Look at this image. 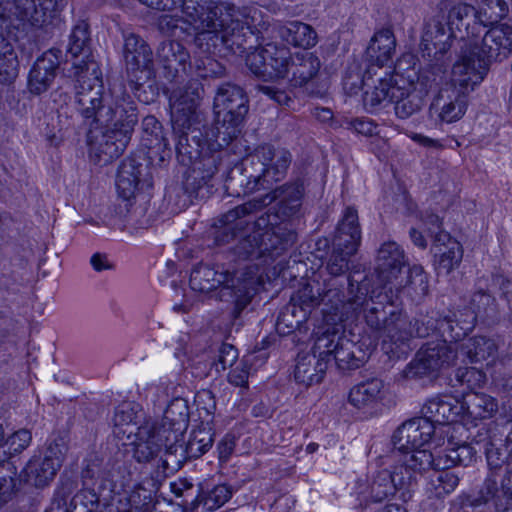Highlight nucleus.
Returning <instances> with one entry per match:
<instances>
[{"label":"nucleus","mask_w":512,"mask_h":512,"mask_svg":"<svg viewBox=\"0 0 512 512\" xmlns=\"http://www.w3.org/2000/svg\"><path fill=\"white\" fill-rule=\"evenodd\" d=\"M440 470L430 476L425 486V494L428 499L442 503L457 488L460 478L448 469Z\"/></svg>","instance_id":"obj_47"},{"label":"nucleus","mask_w":512,"mask_h":512,"mask_svg":"<svg viewBox=\"0 0 512 512\" xmlns=\"http://www.w3.org/2000/svg\"><path fill=\"white\" fill-rule=\"evenodd\" d=\"M214 434L211 428L201 427L191 431L185 453L188 458H199L213 445Z\"/></svg>","instance_id":"obj_53"},{"label":"nucleus","mask_w":512,"mask_h":512,"mask_svg":"<svg viewBox=\"0 0 512 512\" xmlns=\"http://www.w3.org/2000/svg\"><path fill=\"white\" fill-rule=\"evenodd\" d=\"M152 185L151 168L145 157L130 156L122 161L116 179L117 191L122 199L130 201Z\"/></svg>","instance_id":"obj_19"},{"label":"nucleus","mask_w":512,"mask_h":512,"mask_svg":"<svg viewBox=\"0 0 512 512\" xmlns=\"http://www.w3.org/2000/svg\"><path fill=\"white\" fill-rule=\"evenodd\" d=\"M437 427L422 417L412 418L404 422L393 435L396 450L424 448L437 434Z\"/></svg>","instance_id":"obj_29"},{"label":"nucleus","mask_w":512,"mask_h":512,"mask_svg":"<svg viewBox=\"0 0 512 512\" xmlns=\"http://www.w3.org/2000/svg\"><path fill=\"white\" fill-rule=\"evenodd\" d=\"M438 259L436 261V270L438 274L448 275L454 269L458 268L463 258V248L459 242H451L449 248L439 249Z\"/></svg>","instance_id":"obj_55"},{"label":"nucleus","mask_w":512,"mask_h":512,"mask_svg":"<svg viewBox=\"0 0 512 512\" xmlns=\"http://www.w3.org/2000/svg\"><path fill=\"white\" fill-rule=\"evenodd\" d=\"M443 340L426 343L404 370L409 379L422 378L452 366L459 355L458 343Z\"/></svg>","instance_id":"obj_12"},{"label":"nucleus","mask_w":512,"mask_h":512,"mask_svg":"<svg viewBox=\"0 0 512 512\" xmlns=\"http://www.w3.org/2000/svg\"><path fill=\"white\" fill-rule=\"evenodd\" d=\"M329 359L315 351V345L311 353L299 354L294 370L295 380L305 386L320 383L328 368Z\"/></svg>","instance_id":"obj_35"},{"label":"nucleus","mask_w":512,"mask_h":512,"mask_svg":"<svg viewBox=\"0 0 512 512\" xmlns=\"http://www.w3.org/2000/svg\"><path fill=\"white\" fill-rule=\"evenodd\" d=\"M184 126L177 129L176 124L172 123L173 132L177 138L178 160L183 165H190L191 161H195L206 150L207 140L211 136V127L206 129L201 121H190Z\"/></svg>","instance_id":"obj_21"},{"label":"nucleus","mask_w":512,"mask_h":512,"mask_svg":"<svg viewBox=\"0 0 512 512\" xmlns=\"http://www.w3.org/2000/svg\"><path fill=\"white\" fill-rule=\"evenodd\" d=\"M67 53L75 59L73 72L75 71V64L83 61H95L91 54L89 25L85 21H81L74 26L69 37Z\"/></svg>","instance_id":"obj_45"},{"label":"nucleus","mask_w":512,"mask_h":512,"mask_svg":"<svg viewBox=\"0 0 512 512\" xmlns=\"http://www.w3.org/2000/svg\"><path fill=\"white\" fill-rule=\"evenodd\" d=\"M362 294H363V297H365L363 304L352 315H350L348 317V319L350 317H353L354 315H356L359 310L366 307L365 308V320H366L367 325L374 331L378 332L379 336L382 338L383 324H384L385 319H383L380 316V314H383L382 313L383 309L380 308L379 306L374 305L375 302L373 300V297H371L370 299H367L366 292L362 291V288H360L359 286H357V292L354 294V285L351 282H349V296H347L346 298H353L356 295L362 296ZM376 298L378 299V301L376 302L377 305L382 306L384 302L388 303L387 299L384 297V292L379 293L376 296Z\"/></svg>","instance_id":"obj_46"},{"label":"nucleus","mask_w":512,"mask_h":512,"mask_svg":"<svg viewBox=\"0 0 512 512\" xmlns=\"http://www.w3.org/2000/svg\"><path fill=\"white\" fill-rule=\"evenodd\" d=\"M215 243L224 245L234 238H239L234 247V254L238 259L258 261V263L247 265L242 272L251 267L250 274L256 271L263 277V267L280 251L286 250L295 241V234L288 232L284 237L280 236L285 226H253L251 232L246 228L249 226H214ZM264 281V278H262Z\"/></svg>","instance_id":"obj_1"},{"label":"nucleus","mask_w":512,"mask_h":512,"mask_svg":"<svg viewBox=\"0 0 512 512\" xmlns=\"http://www.w3.org/2000/svg\"><path fill=\"white\" fill-rule=\"evenodd\" d=\"M374 344L365 340L353 341L339 333L336 328L327 329L315 340V351L325 355L329 361L334 359L342 371L358 369L371 355Z\"/></svg>","instance_id":"obj_9"},{"label":"nucleus","mask_w":512,"mask_h":512,"mask_svg":"<svg viewBox=\"0 0 512 512\" xmlns=\"http://www.w3.org/2000/svg\"><path fill=\"white\" fill-rule=\"evenodd\" d=\"M204 92L202 84L197 79L189 80L183 87L173 88L170 96L172 123L185 127L190 121H200L197 107Z\"/></svg>","instance_id":"obj_22"},{"label":"nucleus","mask_w":512,"mask_h":512,"mask_svg":"<svg viewBox=\"0 0 512 512\" xmlns=\"http://www.w3.org/2000/svg\"><path fill=\"white\" fill-rule=\"evenodd\" d=\"M410 479V478H407ZM411 481H404L392 466V469H381L374 472L366 479H359L355 485V494L360 503H379L396 493L399 498L407 502L413 494L409 490Z\"/></svg>","instance_id":"obj_11"},{"label":"nucleus","mask_w":512,"mask_h":512,"mask_svg":"<svg viewBox=\"0 0 512 512\" xmlns=\"http://www.w3.org/2000/svg\"><path fill=\"white\" fill-rule=\"evenodd\" d=\"M484 450L488 466L491 469L501 468L512 453V431L506 436L504 448L501 443L498 444L495 439L489 438L484 443Z\"/></svg>","instance_id":"obj_54"},{"label":"nucleus","mask_w":512,"mask_h":512,"mask_svg":"<svg viewBox=\"0 0 512 512\" xmlns=\"http://www.w3.org/2000/svg\"><path fill=\"white\" fill-rule=\"evenodd\" d=\"M476 455V450L470 444H460L454 446L449 441V447L445 449L443 454L438 455L437 466L441 469H449L456 465H469Z\"/></svg>","instance_id":"obj_49"},{"label":"nucleus","mask_w":512,"mask_h":512,"mask_svg":"<svg viewBox=\"0 0 512 512\" xmlns=\"http://www.w3.org/2000/svg\"><path fill=\"white\" fill-rule=\"evenodd\" d=\"M75 104L79 114L97 124L99 113L111 99L105 93L102 72L96 61L75 64Z\"/></svg>","instance_id":"obj_8"},{"label":"nucleus","mask_w":512,"mask_h":512,"mask_svg":"<svg viewBox=\"0 0 512 512\" xmlns=\"http://www.w3.org/2000/svg\"><path fill=\"white\" fill-rule=\"evenodd\" d=\"M361 242L360 226H338L333 239L334 249L346 256L354 255Z\"/></svg>","instance_id":"obj_52"},{"label":"nucleus","mask_w":512,"mask_h":512,"mask_svg":"<svg viewBox=\"0 0 512 512\" xmlns=\"http://www.w3.org/2000/svg\"><path fill=\"white\" fill-rule=\"evenodd\" d=\"M385 395V384L379 378H370L354 385L348 395V402L357 409L373 407Z\"/></svg>","instance_id":"obj_40"},{"label":"nucleus","mask_w":512,"mask_h":512,"mask_svg":"<svg viewBox=\"0 0 512 512\" xmlns=\"http://www.w3.org/2000/svg\"><path fill=\"white\" fill-rule=\"evenodd\" d=\"M217 115L211 135L215 136L212 146L227 147L240 134V126L248 113V97L243 88L232 83H225L217 89L214 98Z\"/></svg>","instance_id":"obj_6"},{"label":"nucleus","mask_w":512,"mask_h":512,"mask_svg":"<svg viewBox=\"0 0 512 512\" xmlns=\"http://www.w3.org/2000/svg\"><path fill=\"white\" fill-rule=\"evenodd\" d=\"M151 493L141 485H136L127 497L129 512H150Z\"/></svg>","instance_id":"obj_61"},{"label":"nucleus","mask_w":512,"mask_h":512,"mask_svg":"<svg viewBox=\"0 0 512 512\" xmlns=\"http://www.w3.org/2000/svg\"><path fill=\"white\" fill-rule=\"evenodd\" d=\"M477 51L478 57L484 60L488 67L492 61H501L504 58L502 49H498V44L493 39L490 29L485 32Z\"/></svg>","instance_id":"obj_59"},{"label":"nucleus","mask_w":512,"mask_h":512,"mask_svg":"<svg viewBox=\"0 0 512 512\" xmlns=\"http://www.w3.org/2000/svg\"><path fill=\"white\" fill-rule=\"evenodd\" d=\"M31 440V432L27 429H20L5 441L2 440L0 447L6 448L3 450V455L10 457L25 450L30 445Z\"/></svg>","instance_id":"obj_57"},{"label":"nucleus","mask_w":512,"mask_h":512,"mask_svg":"<svg viewBox=\"0 0 512 512\" xmlns=\"http://www.w3.org/2000/svg\"><path fill=\"white\" fill-rule=\"evenodd\" d=\"M434 62L429 63L420 71L416 70L417 79H413V84L421 89H425L428 95L429 91L441 85L446 77L448 65L440 55L434 57Z\"/></svg>","instance_id":"obj_48"},{"label":"nucleus","mask_w":512,"mask_h":512,"mask_svg":"<svg viewBox=\"0 0 512 512\" xmlns=\"http://www.w3.org/2000/svg\"><path fill=\"white\" fill-rule=\"evenodd\" d=\"M305 187L302 179L287 182L273 189L269 194L260 199H253L242 205H238L224 213L220 218L221 224H233L235 221L254 215L272 201L278 200L274 207V217L278 220L293 221L300 215L302 199Z\"/></svg>","instance_id":"obj_7"},{"label":"nucleus","mask_w":512,"mask_h":512,"mask_svg":"<svg viewBox=\"0 0 512 512\" xmlns=\"http://www.w3.org/2000/svg\"><path fill=\"white\" fill-rule=\"evenodd\" d=\"M190 55L177 41H164L157 49V63L162 76L171 84H181L187 76Z\"/></svg>","instance_id":"obj_24"},{"label":"nucleus","mask_w":512,"mask_h":512,"mask_svg":"<svg viewBox=\"0 0 512 512\" xmlns=\"http://www.w3.org/2000/svg\"><path fill=\"white\" fill-rule=\"evenodd\" d=\"M246 19L248 24L255 26L258 33L267 31L270 27L268 19H264L262 11L254 7H237L229 2L213 3L205 17L203 31L228 30Z\"/></svg>","instance_id":"obj_15"},{"label":"nucleus","mask_w":512,"mask_h":512,"mask_svg":"<svg viewBox=\"0 0 512 512\" xmlns=\"http://www.w3.org/2000/svg\"><path fill=\"white\" fill-rule=\"evenodd\" d=\"M291 159L285 148L261 145L244 159L241 171L231 172L226 180V189L235 196L269 189L274 182L285 177Z\"/></svg>","instance_id":"obj_3"},{"label":"nucleus","mask_w":512,"mask_h":512,"mask_svg":"<svg viewBox=\"0 0 512 512\" xmlns=\"http://www.w3.org/2000/svg\"><path fill=\"white\" fill-rule=\"evenodd\" d=\"M446 16L441 9L435 16L428 18L423 27L421 46L428 56L433 53L434 57L444 55L451 48L453 33L445 28Z\"/></svg>","instance_id":"obj_30"},{"label":"nucleus","mask_w":512,"mask_h":512,"mask_svg":"<svg viewBox=\"0 0 512 512\" xmlns=\"http://www.w3.org/2000/svg\"><path fill=\"white\" fill-rule=\"evenodd\" d=\"M509 8L504 0H486L483 8L478 10L485 22L482 26H487L494 22H498L508 14Z\"/></svg>","instance_id":"obj_60"},{"label":"nucleus","mask_w":512,"mask_h":512,"mask_svg":"<svg viewBox=\"0 0 512 512\" xmlns=\"http://www.w3.org/2000/svg\"><path fill=\"white\" fill-rule=\"evenodd\" d=\"M403 62L395 67L394 87L391 92V102L395 103V114L400 119H408L421 111L424 106L425 89L415 86L413 79L416 77V69L409 67L402 68Z\"/></svg>","instance_id":"obj_16"},{"label":"nucleus","mask_w":512,"mask_h":512,"mask_svg":"<svg viewBox=\"0 0 512 512\" xmlns=\"http://www.w3.org/2000/svg\"><path fill=\"white\" fill-rule=\"evenodd\" d=\"M483 22L485 20L481 17V13L474 6L466 3L454 5L447 15V24L452 33L454 29L459 32L465 30L468 36H474L476 34L475 27L481 26Z\"/></svg>","instance_id":"obj_42"},{"label":"nucleus","mask_w":512,"mask_h":512,"mask_svg":"<svg viewBox=\"0 0 512 512\" xmlns=\"http://www.w3.org/2000/svg\"><path fill=\"white\" fill-rule=\"evenodd\" d=\"M213 139H215V136L211 135L207 140L206 150L195 161H191L189 166H192V170L188 175V187L194 185L197 180L203 181L204 184L209 183L218 171V165L221 161L220 150L225 147H213Z\"/></svg>","instance_id":"obj_37"},{"label":"nucleus","mask_w":512,"mask_h":512,"mask_svg":"<svg viewBox=\"0 0 512 512\" xmlns=\"http://www.w3.org/2000/svg\"><path fill=\"white\" fill-rule=\"evenodd\" d=\"M142 127L145 134L154 138L155 146H158L159 149L168 148V140L163 136L162 125L155 116H146L142 121ZM152 144L153 140H151Z\"/></svg>","instance_id":"obj_63"},{"label":"nucleus","mask_w":512,"mask_h":512,"mask_svg":"<svg viewBox=\"0 0 512 512\" xmlns=\"http://www.w3.org/2000/svg\"><path fill=\"white\" fill-rule=\"evenodd\" d=\"M457 45L458 59L452 67L451 80L446 85L469 94L483 81L489 67L478 57V44L462 37Z\"/></svg>","instance_id":"obj_13"},{"label":"nucleus","mask_w":512,"mask_h":512,"mask_svg":"<svg viewBox=\"0 0 512 512\" xmlns=\"http://www.w3.org/2000/svg\"><path fill=\"white\" fill-rule=\"evenodd\" d=\"M17 16L41 28L52 22L61 11L62 0H13Z\"/></svg>","instance_id":"obj_32"},{"label":"nucleus","mask_w":512,"mask_h":512,"mask_svg":"<svg viewBox=\"0 0 512 512\" xmlns=\"http://www.w3.org/2000/svg\"><path fill=\"white\" fill-rule=\"evenodd\" d=\"M407 264L404 250L395 241H386L377 251L376 270L379 280L387 288L389 283L400 278L402 268Z\"/></svg>","instance_id":"obj_31"},{"label":"nucleus","mask_w":512,"mask_h":512,"mask_svg":"<svg viewBox=\"0 0 512 512\" xmlns=\"http://www.w3.org/2000/svg\"><path fill=\"white\" fill-rule=\"evenodd\" d=\"M462 422H474L493 418L499 409L498 400L486 393L467 394L463 401Z\"/></svg>","instance_id":"obj_39"},{"label":"nucleus","mask_w":512,"mask_h":512,"mask_svg":"<svg viewBox=\"0 0 512 512\" xmlns=\"http://www.w3.org/2000/svg\"><path fill=\"white\" fill-rule=\"evenodd\" d=\"M251 267L241 272L239 277H235L225 269L224 266L199 263L190 274L189 284L194 291L207 293L219 287L232 291L238 306H246L252 299L258 289L263 286L261 275L256 271L254 275L250 274Z\"/></svg>","instance_id":"obj_5"},{"label":"nucleus","mask_w":512,"mask_h":512,"mask_svg":"<svg viewBox=\"0 0 512 512\" xmlns=\"http://www.w3.org/2000/svg\"><path fill=\"white\" fill-rule=\"evenodd\" d=\"M468 93L449 85L441 88L431 108L438 112L441 121L452 123L459 120L465 113Z\"/></svg>","instance_id":"obj_33"},{"label":"nucleus","mask_w":512,"mask_h":512,"mask_svg":"<svg viewBox=\"0 0 512 512\" xmlns=\"http://www.w3.org/2000/svg\"><path fill=\"white\" fill-rule=\"evenodd\" d=\"M365 297L356 295L346 298L338 288H329L323 294L313 291L312 286L304 285L291 298L287 311L295 318L290 327L299 326L305 322L312 310L323 304L324 319L328 324L337 325L348 319L364 302Z\"/></svg>","instance_id":"obj_4"},{"label":"nucleus","mask_w":512,"mask_h":512,"mask_svg":"<svg viewBox=\"0 0 512 512\" xmlns=\"http://www.w3.org/2000/svg\"><path fill=\"white\" fill-rule=\"evenodd\" d=\"M255 26L248 24L246 19L228 30L219 32L202 31L197 35V42L200 46L206 45V51L211 54H233L242 55L254 48Z\"/></svg>","instance_id":"obj_14"},{"label":"nucleus","mask_w":512,"mask_h":512,"mask_svg":"<svg viewBox=\"0 0 512 512\" xmlns=\"http://www.w3.org/2000/svg\"><path fill=\"white\" fill-rule=\"evenodd\" d=\"M138 123V113L135 103L129 97L111 99L108 106L100 111L98 125L116 129L132 137Z\"/></svg>","instance_id":"obj_26"},{"label":"nucleus","mask_w":512,"mask_h":512,"mask_svg":"<svg viewBox=\"0 0 512 512\" xmlns=\"http://www.w3.org/2000/svg\"><path fill=\"white\" fill-rule=\"evenodd\" d=\"M493 39L498 44V49H502L504 58H507L512 53V26L507 24H500L490 28Z\"/></svg>","instance_id":"obj_64"},{"label":"nucleus","mask_w":512,"mask_h":512,"mask_svg":"<svg viewBox=\"0 0 512 512\" xmlns=\"http://www.w3.org/2000/svg\"><path fill=\"white\" fill-rule=\"evenodd\" d=\"M497 492V483L495 480L488 478L480 491L479 496H471L469 494L458 495L451 503V511L458 512L462 508H478L487 503L489 499L494 497Z\"/></svg>","instance_id":"obj_51"},{"label":"nucleus","mask_w":512,"mask_h":512,"mask_svg":"<svg viewBox=\"0 0 512 512\" xmlns=\"http://www.w3.org/2000/svg\"><path fill=\"white\" fill-rule=\"evenodd\" d=\"M438 455L434 456L426 448L397 450L394 454V469L398 475L407 481H411L409 490L413 494L417 487L418 477L430 468L441 469L437 466Z\"/></svg>","instance_id":"obj_23"},{"label":"nucleus","mask_w":512,"mask_h":512,"mask_svg":"<svg viewBox=\"0 0 512 512\" xmlns=\"http://www.w3.org/2000/svg\"><path fill=\"white\" fill-rule=\"evenodd\" d=\"M231 497V491L226 485H217L203 497V505L213 511L224 505Z\"/></svg>","instance_id":"obj_62"},{"label":"nucleus","mask_w":512,"mask_h":512,"mask_svg":"<svg viewBox=\"0 0 512 512\" xmlns=\"http://www.w3.org/2000/svg\"><path fill=\"white\" fill-rule=\"evenodd\" d=\"M17 75V55L12 45L0 34V83L11 84Z\"/></svg>","instance_id":"obj_50"},{"label":"nucleus","mask_w":512,"mask_h":512,"mask_svg":"<svg viewBox=\"0 0 512 512\" xmlns=\"http://www.w3.org/2000/svg\"><path fill=\"white\" fill-rule=\"evenodd\" d=\"M396 39L392 29L383 28L375 33L366 49V57L370 63L367 73L373 66L383 67L392 60L395 53Z\"/></svg>","instance_id":"obj_38"},{"label":"nucleus","mask_w":512,"mask_h":512,"mask_svg":"<svg viewBox=\"0 0 512 512\" xmlns=\"http://www.w3.org/2000/svg\"><path fill=\"white\" fill-rule=\"evenodd\" d=\"M459 353L466 357L471 363L487 364L493 362L496 358L498 347L495 341L484 336H476L458 343Z\"/></svg>","instance_id":"obj_43"},{"label":"nucleus","mask_w":512,"mask_h":512,"mask_svg":"<svg viewBox=\"0 0 512 512\" xmlns=\"http://www.w3.org/2000/svg\"><path fill=\"white\" fill-rule=\"evenodd\" d=\"M123 57L132 90L140 101L149 103L153 97H148L142 89L155 76L152 49L144 39L132 33L125 37Z\"/></svg>","instance_id":"obj_10"},{"label":"nucleus","mask_w":512,"mask_h":512,"mask_svg":"<svg viewBox=\"0 0 512 512\" xmlns=\"http://www.w3.org/2000/svg\"><path fill=\"white\" fill-rule=\"evenodd\" d=\"M320 67V60L313 53H296L289 63V71H287L285 78H287L294 87H307L313 83Z\"/></svg>","instance_id":"obj_36"},{"label":"nucleus","mask_w":512,"mask_h":512,"mask_svg":"<svg viewBox=\"0 0 512 512\" xmlns=\"http://www.w3.org/2000/svg\"><path fill=\"white\" fill-rule=\"evenodd\" d=\"M130 140L131 136L106 127L90 142V158L95 164L107 165L124 153Z\"/></svg>","instance_id":"obj_27"},{"label":"nucleus","mask_w":512,"mask_h":512,"mask_svg":"<svg viewBox=\"0 0 512 512\" xmlns=\"http://www.w3.org/2000/svg\"><path fill=\"white\" fill-rule=\"evenodd\" d=\"M290 50L276 43H267L255 48L246 56V65L256 76L285 78L292 59Z\"/></svg>","instance_id":"obj_18"},{"label":"nucleus","mask_w":512,"mask_h":512,"mask_svg":"<svg viewBox=\"0 0 512 512\" xmlns=\"http://www.w3.org/2000/svg\"><path fill=\"white\" fill-rule=\"evenodd\" d=\"M392 87H394V76L379 79V84L372 91L364 93L363 101L365 106L377 107L384 100L391 101Z\"/></svg>","instance_id":"obj_56"},{"label":"nucleus","mask_w":512,"mask_h":512,"mask_svg":"<svg viewBox=\"0 0 512 512\" xmlns=\"http://www.w3.org/2000/svg\"><path fill=\"white\" fill-rule=\"evenodd\" d=\"M452 320L444 318L437 322L436 329L442 337L449 338V341L458 343L468 332L472 331L476 322V314L471 309H465L459 316Z\"/></svg>","instance_id":"obj_44"},{"label":"nucleus","mask_w":512,"mask_h":512,"mask_svg":"<svg viewBox=\"0 0 512 512\" xmlns=\"http://www.w3.org/2000/svg\"><path fill=\"white\" fill-rule=\"evenodd\" d=\"M187 406L182 399L172 401L164 411L160 422L145 421L136 429L134 442V458L139 463H147L156 458L162 450L166 454H174L178 443L182 440L187 428Z\"/></svg>","instance_id":"obj_2"},{"label":"nucleus","mask_w":512,"mask_h":512,"mask_svg":"<svg viewBox=\"0 0 512 512\" xmlns=\"http://www.w3.org/2000/svg\"><path fill=\"white\" fill-rule=\"evenodd\" d=\"M213 3L212 0H181L180 8L191 22L203 24Z\"/></svg>","instance_id":"obj_58"},{"label":"nucleus","mask_w":512,"mask_h":512,"mask_svg":"<svg viewBox=\"0 0 512 512\" xmlns=\"http://www.w3.org/2000/svg\"><path fill=\"white\" fill-rule=\"evenodd\" d=\"M274 29L283 41L295 47L309 49L317 43V33L313 27L300 21L279 24L274 26Z\"/></svg>","instance_id":"obj_41"},{"label":"nucleus","mask_w":512,"mask_h":512,"mask_svg":"<svg viewBox=\"0 0 512 512\" xmlns=\"http://www.w3.org/2000/svg\"><path fill=\"white\" fill-rule=\"evenodd\" d=\"M60 53V50H50L36 60L28 80L32 93L41 94L49 88L56 77V71L60 64Z\"/></svg>","instance_id":"obj_34"},{"label":"nucleus","mask_w":512,"mask_h":512,"mask_svg":"<svg viewBox=\"0 0 512 512\" xmlns=\"http://www.w3.org/2000/svg\"><path fill=\"white\" fill-rule=\"evenodd\" d=\"M66 451L64 443H50L43 456H34L27 463L23 470L25 482L35 487L46 486L62 466Z\"/></svg>","instance_id":"obj_20"},{"label":"nucleus","mask_w":512,"mask_h":512,"mask_svg":"<svg viewBox=\"0 0 512 512\" xmlns=\"http://www.w3.org/2000/svg\"><path fill=\"white\" fill-rule=\"evenodd\" d=\"M384 297L387 299L388 304L396 305L399 294L406 293L413 301L422 300L429 291L428 276L422 266L414 265L408 270V275L405 283L400 276L393 283H389L387 288H383Z\"/></svg>","instance_id":"obj_28"},{"label":"nucleus","mask_w":512,"mask_h":512,"mask_svg":"<svg viewBox=\"0 0 512 512\" xmlns=\"http://www.w3.org/2000/svg\"><path fill=\"white\" fill-rule=\"evenodd\" d=\"M430 329L424 325L414 323L402 311H391L383 324L382 349L392 356L399 357L401 347L405 346L414 337H426Z\"/></svg>","instance_id":"obj_17"},{"label":"nucleus","mask_w":512,"mask_h":512,"mask_svg":"<svg viewBox=\"0 0 512 512\" xmlns=\"http://www.w3.org/2000/svg\"><path fill=\"white\" fill-rule=\"evenodd\" d=\"M422 418L437 427L438 433H448L446 424L462 422L463 405L457 398L448 395H436L428 399L422 409Z\"/></svg>","instance_id":"obj_25"}]
</instances>
